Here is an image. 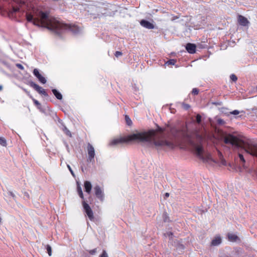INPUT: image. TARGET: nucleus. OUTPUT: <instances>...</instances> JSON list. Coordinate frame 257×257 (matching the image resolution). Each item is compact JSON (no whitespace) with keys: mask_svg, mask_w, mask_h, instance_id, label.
I'll return each mask as SVG.
<instances>
[{"mask_svg":"<svg viewBox=\"0 0 257 257\" xmlns=\"http://www.w3.org/2000/svg\"><path fill=\"white\" fill-rule=\"evenodd\" d=\"M87 152L88 158V160L90 162L94 161V158L95 155V150L94 147L90 143L87 144Z\"/></svg>","mask_w":257,"mask_h":257,"instance_id":"8","label":"nucleus"},{"mask_svg":"<svg viewBox=\"0 0 257 257\" xmlns=\"http://www.w3.org/2000/svg\"><path fill=\"white\" fill-rule=\"evenodd\" d=\"M31 86H32L39 93L43 94L44 95H47V93H46V91L42 87H41L38 84H37L35 83L32 82L31 83Z\"/></svg>","mask_w":257,"mask_h":257,"instance_id":"10","label":"nucleus"},{"mask_svg":"<svg viewBox=\"0 0 257 257\" xmlns=\"http://www.w3.org/2000/svg\"><path fill=\"white\" fill-rule=\"evenodd\" d=\"M2 221V218L0 217V222H1Z\"/></svg>","mask_w":257,"mask_h":257,"instance_id":"41","label":"nucleus"},{"mask_svg":"<svg viewBox=\"0 0 257 257\" xmlns=\"http://www.w3.org/2000/svg\"><path fill=\"white\" fill-rule=\"evenodd\" d=\"M222 110H221L222 112H224V110H226V108H222Z\"/></svg>","mask_w":257,"mask_h":257,"instance_id":"39","label":"nucleus"},{"mask_svg":"<svg viewBox=\"0 0 257 257\" xmlns=\"http://www.w3.org/2000/svg\"><path fill=\"white\" fill-rule=\"evenodd\" d=\"M201 116L200 115L198 114L196 116V121L198 123H199L201 122Z\"/></svg>","mask_w":257,"mask_h":257,"instance_id":"29","label":"nucleus"},{"mask_svg":"<svg viewBox=\"0 0 257 257\" xmlns=\"http://www.w3.org/2000/svg\"><path fill=\"white\" fill-rule=\"evenodd\" d=\"M198 92H199V90L197 88H193L192 91V93L194 95L198 94Z\"/></svg>","mask_w":257,"mask_h":257,"instance_id":"27","label":"nucleus"},{"mask_svg":"<svg viewBox=\"0 0 257 257\" xmlns=\"http://www.w3.org/2000/svg\"><path fill=\"white\" fill-rule=\"evenodd\" d=\"M232 147L243 149L246 153L257 157V144L251 141H245L232 135Z\"/></svg>","mask_w":257,"mask_h":257,"instance_id":"4","label":"nucleus"},{"mask_svg":"<svg viewBox=\"0 0 257 257\" xmlns=\"http://www.w3.org/2000/svg\"><path fill=\"white\" fill-rule=\"evenodd\" d=\"M122 55V53L121 52H119V51H116L115 53V56L116 57H118L120 56H121Z\"/></svg>","mask_w":257,"mask_h":257,"instance_id":"33","label":"nucleus"},{"mask_svg":"<svg viewBox=\"0 0 257 257\" xmlns=\"http://www.w3.org/2000/svg\"><path fill=\"white\" fill-rule=\"evenodd\" d=\"M63 131L65 133V134L66 135H67L68 136L70 137L72 136L71 132L69 131V130H68V129L65 126H63Z\"/></svg>","mask_w":257,"mask_h":257,"instance_id":"21","label":"nucleus"},{"mask_svg":"<svg viewBox=\"0 0 257 257\" xmlns=\"http://www.w3.org/2000/svg\"><path fill=\"white\" fill-rule=\"evenodd\" d=\"M67 167L69 169V170L70 171V172H71V174L73 175V176H74V173L71 168V167L70 166V165H67Z\"/></svg>","mask_w":257,"mask_h":257,"instance_id":"34","label":"nucleus"},{"mask_svg":"<svg viewBox=\"0 0 257 257\" xmlns=\"http://www.w3.org/2000/svg\"><path fill=\"white\" fill-rule=\"evenodd\" d=\"M16 66H17L18 68H19V69H21V70H24V68L22 64H21L17 63V64H16Z\"/></svg>","mask_w":257,"mask_h":257,"instance_id":"32","label":"nucleus"},{"mask_svg":"<svg viewBox=\"0 0 257 257\" xmlns=\"http://www.w3.org/2000/svg\"><path fill=\"white\" fill-rule=\"evenodd\" d=\"M230 79L234 82H235L237 80L236 76L234 74H231L230 76Z\"/></svg>","mask_w":257,"mask_h":257,"instance_id":"25","label":"nucleus"},{"mask_svg":"<svg viewBox=\"0 0 257 257\" xmlns=\"http://www.w3.org/2000/svg\"><path fill=\"white\" fill-rule=\"evenodd\" d=\"M186 49L189 53L193 54L196 51V46L193 44L188 43L186 46Z\"/></svg>","mask_w":257,"mask_h":257,"instance_id":"13","label":"nucleus"},{"mask_svg":"<svg viewBox=\"0 0 257 257\" xmlns=\"http://www.w3.org/2000/svg\"><path fill=\"white\" fill-rule=\"evenodd\" d=\"M34 102H35V104H36L38 105H40V103H39V102L37 100H34Z\"/></svg>","mask_w":257,"mask_h":257,"instance_id":"37","label":"nucleus"},{"mask_svg":"<svg viewBox=\"0 0 257 257\" xmlns=\"http://www.w3.org/2000/svg\"><path fill=\"white\" fill-rule=\"evenodd\" d=\"M99 257H108L107 253L105 250H103L102 253Z\"/></svg>","mask_w":257,"mask_h":257,"instance_id":"26","label":"nucleus"},{"mask_svg":"<svg viewBox=\"0 0 257 257\" xmlns=\"http://www.w3.org/2000/svg\"><path fill=\"white\" fill-rule=\"evenodd\" d=\"M85 191L88 194H90L92 189V185L88 181H86L84 183Z\"/></svg>","mask_w":257,"mask_h":257,"instance_id":"16","label":"nucleus"},{"mask_svg":"<svg viewBox=\"0 0 257 257\" xmlns=\"http://www.w3.org/2000/svg\"><path fill=\"white\" fill-rule=\"evenodd\" d=\"M26 17L28 21L33 22L34 24L46 28L58 34L66 30H72L71 26L49 17L47 14L35 8H33L32 12L27 13Z\"/></svg>","mask_w":257,"mask_h":257,"instance_id":"2","label":"nucleus"},{"mask_svg":"<svg viewBox=\"0 0 257 257\" xmlns=\"http://www.w3.org/2000/svg\"><path fill=\"white\" fill-rule=\"evenodd\" d=\"M229 112H234V113H235V112H239V111L237 110H233L232 111H230Z\"/></svg>","mask_w":257,"mask_h":257,"instance_id":"38","label":"nucleus"},{"mask_svg":"<svg viewBox=\"0 0 257 257\" xmlns=\"http://www.w3.org/2000/svg\"><path fill=\"white\" fill-rule=\"evenodd\" d=\"M238 159L240 162V165H242V166L244 167V165L245 163V160L244 159L243 155L240 153H238Z\"/></svg>","mask_w":257,"mask_h":257,"instance_id":"18","label":"nucleus"},{"mask_svg":"<svg viewBox=\"0 0 257 257\" xmlns=\"http://www.w3.org/2000/svg\"><path fill=\"white\" fill-rule=\"evenodd\" d=\"M46 248L47 249V251L48 252L49 255L51 256L52 255V248H51V246L49 244H47L46 245Z\"/></svg>","mask_w":257,"mask_h":257,"instance_id":"23","label":"nucleus"},{"mask_svg":"<svg viewBox=\"0 0 257 257\" xmlns=\"http://www.w3.org/2000/svg\"><path fill=\"white\" fill-rule=\"evenodd\" d=\"M52 92H53V93L54 94V95L56 96V97L58 99H62V96L61 95V94L56 89H53L52 90Z\"/></svg>","mask_w":257,"mask_h":257,"instance_id":"19","label":"nucleus"},{"mask_svg":"<svg viewBox=\"0 0 257 257\" xmlns=\"http://www.w3.org/2000/svg\"><path fill=\"white\" fill-rule=\"evenodd\" d=\"M34 0H14L15 3L19 6V7L17 6H13L12 9L10 11V14L13 15L14 13H15L18 12L20 9H23V7L28 8L29 7V3L31 4ZM31 7V6L30 5Z\"/></svg>","mask_w":257,"mask_h":257,"instance_id":"5","label":"nucleus"},{"mask_svg":"<svg viewBox=\"0 0 257 257\" xmlns=\"http://www.w3.org/2000/svg\"><path fill=\"white\" fill-rule=\"evenodd\" d=\"M167 234L169 237L172 238V236L173 235V233L172 232H168Z\"/></svg>","mask_w":257,"mask_h":257,"instance_id":"35","label":"nucleus"},{"mask_svg":"<svg viewBox=\"0 0 257 257\" xmlns=\"http://www.w3.org/2000/svg\"><path fill=\"white\" fill-rule=\"evenodd\" d=\"M2 89H3V86L2 85H0V91L1 90H2Z\"/></svg>","mask_w":257,"mask_h":257,"instance_id":"40","label":"nucleus"},{"mask_svg":"<svg viewBox=\"0 0 257 257\" xmlns=\"http://www.w3.org/2000/svg\"><path fill=\"white\" fill-rule=\"evenodd\" d=\"M0 145L3 147H6L7 145V141L4 137H0Z\"/></svg>","mask_w":257,"mask_h":257,"instance_id":"20","label":"nucleus"},{"mask_svg":"<svg viewBox=\"0 0 257 257\" xmlns=\"http://www.w3.org/2000/svg\"><path fill=\"white\" fill-rule=\"evenodd\" d=\"M94 190L96 197L101 202L103 201L104 199V194L102 189L99 186L96 185L94 187Z\"/></svg>","mask_w":257,"mask_h":257,"instance_id":"7","label":"nucleus"},{"mask_svg":"<svg viewBox=\"0 0 257 257\" xmlns=\"http://www.w3.org/2000/svg\"><path fill=\"white\" fill-rule=\"evenodd\" d=\"M201 138H199L197 142L189 140V144L192 147L193 151L196 156L201 159L204 163L213 165L218 164L219 165H226V162L223 158L222 153L217 150V155L218 159L216 160L212 158L210 154L206 152L203 150L202 145L201 143Z\"/></svg>","mask_w":257,"mask_h":257,"instance_id":"3","label":"nucleus"},{"mask_svg":"<svg viewBox=\"0 0 257 257\" xmlns=\"http://www.w3.org/2000/svg\"><path fill=\"white\" fill-rule=\"evenodd\" d=\"M221 243V238L220 236H216L211 241L212 246H217Z\"/></svg>","mask_w":257,"mask_h":257,"instance_id":"15","label":"nucleus"},{"mask_svg":"<svg viewBox=\"0 0 257 257\" xmlns=\"http://www.w3.org/2000/svg\"><path fill=\"white\" fill-rule=\"evenodd\" d=\"M168 136V128L158 127L156 130H151L148 132L137 133L124 137L114 139L109 142V145L114 146L119 144L138 141L152 144L157 149L164 148L173 149L174 144L172 141L167 139Z\"/></svg>","mask_w":257,"mask_h":257,"instance_id":"1","label":"nucleus"},{"mask_svg":"<svg viewBox=\"0 0 257 257\" xmlns=\"http://www.w3.org/2000/svg\"><path fill=\"white\" fill-rule=\"evenodd\" d=\"M33 74L41 83L43 84H45L46 83L47 81L46 78L39 73V71L37 69H34Z\"/></svg>","mask_w":257,"mask_h":257,"instance_id":"9","label":"nucleus"},{"mask_svg":"<svg viewBox=\"0 0 257 257\" xmlns=\"http://www.w3.org/2000/svg\"><path fill=\"white\" fill-rule=\"evenodd\" d=\"M228 240L231 242H236L239 240L238 237L235 234L229 233L227 234Z\"/></svg>","mask_w":257,"mask_h":257,"instance_id":"14","label":"nucleus"},{"mask_svg":"<svg viewBox=\"0 0 257 257\" xmlns=\"http://www.w3.org/2000/svg\"><path fill=\"white\" fill-rule=\"evenodd\" d=\"M82 204L83 207L84 211L88 216L89 219L92 221L94 220L93 212L88 203L85 200L82 201Z\"/></svg>","mask_w":257,"mask_h":257,"instance_id":"6","label":"nucleus"},{"mask_svg":"<svg viewBox=\"0 0 257 257\" xmlns=\"http://www.w3.org/2000/svg\"><path fill=\"white\" fill-rule=\"evenodd\" d=\"M96 252V248L89 250V253L92 255L94 254Z\"/></svg>","mask_w":257,"mask_h":257,"instance_id":"31","label":"nucleus"},{"mask_svg":"<svg viewBox=\"0 0 257 257\" xmlns=\"http://www.w3.org/2000/svg\"><path fill=\"white\" fill-rule=\"evenodd\" d=\"M182 107L184 108L185 110H187L190 107V106L187 104H183Z\"/></svg>","mask_w":257,"mask_h":257,"instance_id":"30","label":"nucleus"},{"mask_svg":"<svg viewBox=\"0 0 257 257\" xmlns=\"http://www.w3.org/2000/svg\"><path fill=\"white\" fill-rule=\"evenodd\" d=\"M140 24L142 27L146 29H153L154 28V25L152 23L145 20H142L140 22Z\"/></svg>","mask_w":257,"mask_h":257,"instance_id":"11","label":"nucleus"},{"mask_svg":"<svg viewBox=\"0 0 257 257\" xmlns=\"http://www.w3.org/2000/svg\"><path fill=\"white\" fill-rule=\"evenodd\" d=\"M238 21L239 24L243 26H247L249 23L246 18L240 15L238 16Z\"/></svg>","mask_w":257,"mask_h":257,"instance_id":"12","label":"nucleus"},{"mask_svg":"<svg viewBox=\"0 0 257 257\" xmlns=\"http://www.w3.org/2000/svg\"><path fill=\"white\" fill-rule=\"evenodd\" d=\"M217 121L219 124L222 125L224 124V121L221 118L217 119Z\"/></svg>","mask_w":257,"mask_h":257,"instance_id":"28","label":"nucleus"},{"mask_svg":"<svg viewBox=\"0 0 257 257\" xmlns=\"http://www.w3.org/2000/svg\"><path fill=\"white\" fill-rule=\"evenodd\" d=\"M233 114H238V113H233Z\"/></svg>","mask_w":257,"mask_h":257,"instance_id":"42","label":"nucleus"},{"mask_svg":"<svg viewBox=\"0 0 257 257\" xmlns=\"http://www.w3.org/2000/svg\"><path fill=\"white\" fill-rule=\"evenodd\" d=\"M169 196V193H166L165 194V197L166 198H167V197H168Z\"/></svg>","mask_w":257,"mask_h":257,"instance_id":"36","label":"nucleus"},{"mask_svg":"<svg viewBox=\"0 0 257 257\" xmlns=\"http://www.w3.org/2000/svg\"><path fill=\"white\" fill-rule=\"evenodd\" d=\"M125 119L126 123L128 125H129V126L132 125V124L133 123L132 121L127 115H125Z\"/></svg>","mask_w":257,"mask_h":257,"instance_id":"22","label":"nucleus"},{"mask_svg":"<svg viewBox=\"0 0 257 257\" xmlns=\"http://www.w3.org/2000/svg\"><path fill=\"white\" fill-rule=\"evenodd\" d=\"M77 193H78V194L79 196V197L82 199H83V200H84V195H83V193L81 187L80 185L78 184V183H77Z\"/></svg>","mask_w":257,"mask_h":257,"instance_id":"17","label":"nucleus"},{"mask_svg":"<svg viewBox=\"0 0 257 257\" xmlns=\"http://www.w3.org/2000/svg\"><path fill=\"white\" fill-rule=\"evenodd\" d=\"M176 62V61L174 59H171L168 61L166 62V64H167L168 65H175Z\"/></svg>","mask_w":257,"mask_h":257,"instance_id":"24","label":"nucleus"}]
</instances>
